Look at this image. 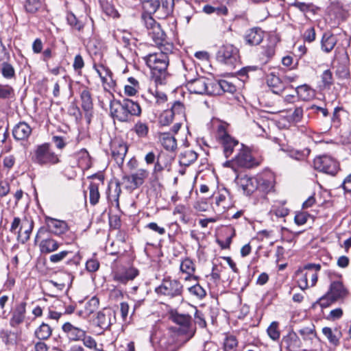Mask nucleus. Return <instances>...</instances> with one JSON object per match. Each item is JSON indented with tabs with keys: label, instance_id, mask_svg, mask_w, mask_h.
<instances>
[{
	"label": "nucleus",
	"instance_id": "obj_1",
	"mask_svg": "<svg viewBox=\"0 0 351 351\" xmlns=\"http://www.w3.org/2000/svg\"><path fill=\"white\" fill-rule=\"evenodd\" d=\"M159 52L149 53L143 58L146 65L152 71V78L157 84H162L168 75L167 68L169 64V54L173 51H167L159 49Z\"/></svg>",
	"mask_w": 351,
	"mask_h": 351
},
{
	"label": "nucleus",
	"instance_id": "obj_2",
	"mask_svg": "<svg viewBox=\"0 0 351 351\" xmlns=\"http://www.w3.org/2000/svg\"><path fill=\"white\" fill-rule=\"evenodd\" d=\"M110 114L120 122H128L132 117L141 114V108L138 102L130 99H113L110 102Z\"/></svg>",
	"mask_w": 351,
	"mask_h": 351
},
{
	"label": "nucleus",
	"instance_id": "obj_3",
	"mask_svg": "<svg viewBox=\"0 0 351 351\" xmlns=\"http://www.w3.org/2000/svg\"><path fill=\"white\" fill-rule=\"evenodd\" d=\"M144 24L147 30V34L154 45L159 49L167 51H173V45L167 38L165 32L161 26L151 16H143Z\"/></svg>",
	"mask_w": 351,
	"mask_h": 351
},
{
	"label": "nucleus",
	"instance_id": "obj_4",
	"mask_svg": "<svg viewBox=\"0 0 351 351\" xmlns=\"http://www.w3.org/2000/svg\"><path fill=\"white\" fill-rule=\"evenodd\" d=\"M32 160L41 166L55 165L60 162L59 155L54 152L51 145L47 143L36 146Z\"/></svg>",
	"mask_w": 351,
	"mask_h": 351
},
{
	"label": "nucleus",
	"instance_id": "obj_5",
	"mask_svg": "<svg viewBox=\"0 0 351 351\" xmlns=\"http://www.w3.org/2000/svg\"><path fill=\"white\" fill-rule=\"evenodd\" d=\"M216 58L224 64L234 67L239 62V49L231 44H225L218 49Z\"/></svg>",
	"mask_w": 351,
	"mask_h": 351
},
{
	"label": "nucleus",
	"instance_id": "obj_6",
	"mask_svg": "<svg viewBox=\"0 0 351 351\" xmlns=\"http://www.w3.org/2000/svg\"><path fill=\"white\" fill-rule=\"evenodd\" d=\"M182 285L176 280L165 278L160 285L156 288L158 294L164 295L170 298L179 296L182 292Z\"/></svg>",
	"mask_w": 351,
	"mask_h": 351
},
{
	"label": "nucleus",
	"instance_id": "obj_7",
	"mask_svg": "<svg viewBox=\"0 0 351 351\" xmlns=\"http://www.w3.org/2000/svg\"><path fill=\"white\" fill-rule=\"evenodd\" d=\"M185 78L186 82V86L191 93L197 95L212 93V90L209 89L210 84L208 83V79L204 77L191 78L187 75H185Z\"/></svg>",
	"mask_w": 351,
	"mask_h": 351
},
{
	"label": "nucleus",
	"instance_id": "obj_8",
	"mask_svg": "<svg viewBox=\"0 0 351 351\" xmlns=\"http://www.w3.org/2000/svg\"><path fill=\"white\" fill-rule=\"evenodd\" d=\"M234 161L237 166L247 169L258 166L260 164L259 160L252 156L250 149L243 144H241V149L234 158Z\"/></svg>",
	"mask_w": 351,
	"mask_h": 351
},
{
	"label": "nucleus",
	"instance_id": "obj_9",
	"mask_svg": "<svg viewBox=\"0 0 351 351\" xmlns=\"http://www.w3.org/2000/svg\"><path fill=\"white\" fill-rule=\"evenodd\" d=\"M313 165L315 169L330 175H335L339 169L338 162L328 156L315 158Z\"/></svg>",
	"mask_w": 351,
	"mask_h": 351
},
{
	"label": "nucleus",
	"instance_id": "obj_10",
	"mask_svg": "<svg viewBox=\"0 0 351 351\" xmlns=\"http://www.w3.org/2000/svg\"><path fill=\"white\" fill-rule=\"evenodd\" d=\"M148 175L149 173L147 170L140 169L130 176H123L122 184H124L125 188L127 189H136L144 183V180Z\"/></svg>",
	"mask_w": 351,
	"mask_h": 351
},
{
	"label": "nucleus",
	"instance_id": "obj_11",
	"mask_svg": "<svg viewBox=\"0 0 351 351\" xmlns=\"http://www.w3.org/2000/svg\"><path fill=\"white\" fill-rule=\"evenodd\" d=\"M218 139L223 146L226 158L230 157L233 153L234 147L239 145V141L229 135L223 125H219L218 128Z\"/></svg>",
	"mask_w": 351,
	"mask_h": 351
},
{
	"label": "nucleus",
	"instance_id": "obj_12",
	"mask_svg": "<svg viewBox=\"0 0 351 351\" xmlns=\"http://www.w3.org/2000/svg\"><path fill=\"white\" fill-rule=\"evenodd\" d=\"M88 179L97 180V182H91L88 187L90 203L92 205H95L98 203L100 197L99 186L104 184V176L101 173H97L89 176Z\"/></svg>",
	"mask_w": 351,
	"mask_h": 351
},
{
	"label": "nucleus",
	"instance_id": "obj_13",
	"mask_svg": "<svg viewBox=\"0 0 351 351\" xmlns=\"http://www.w3.org/2000/svg\"><path fill=\"white\" fill-rule=\"evenodd\" d=\"M328 292L336 302H343L349 295L350 292L342 281H332L329 287Z\"/></svg>",
	"mask_w": 351,
	"mask_h": 351
},
{
	"label": "nucleus",
	"instance_id": "obj_14",
	"mask_svg": "<svg viewBox=\"0 0 351 351\" xmlns=\"http://www.w3.org/2000/svg\"><path fill=\"white\" fill-rule=\"evenodd\" d=\"M96 324L102 330H108L116 320L115 313L110 308H104L97 313Z\"/></svg>",
	"mask_w": 351,
	"mask_h": 351
},
{
	"label": "nucleus",
	"instance_id": "obj_15",
	"mask_svg": "<svg viewBox=\"0 0 351 351\" xmlns=\"http://www.w3.org/2000/svg\"><path fill=\"white\" fill-rule=\"evenodd\" d=\"M128 149L127 144L123 141H115L111 145L112 157L120 167L123 164Z\"/></svg>",
	"mask_w": 351,
	"mask_h": 351
},
{
	"label": "nucleus",
	"instance_id": "obj_16",
	"mask_svg": "<svg viewBox=\"0 0 351 351\" xmlns=\"http://www.w3.org/2000/svg\"><path fill=\"white\" fill-rule=\"evenodd\" d=\"M138 274V270L134 267H124L114 273L113 280L119 283L126 284L128 281L134 280Z\"/></svg>",
	"mask_w": 351,
	"mask_h": 351
},
{
	"label": "nucleus",
	"instance_id": "obj_17",
	"mask_svg": "<svg viewBox=\"0 0 351 351\" xmlns=\"http://www.w3.org/2000/svg\"><path fill=\"white\" fill-rule=\"evenodd\" d=\"M266 82L271 90L277 95L281 94L286 88V82L274 72L267 75Z\"/></svg>",
	"mask_w": 351,
	"mask_h": 351
},
{
	"label": "nucleus",
	"instance_id": "obj_18",
	"mask_svg": "<svg viewBox=\"0 0 351 351\" xmlns=\"http://www.w3.org/2000/svg\"><path fill=\"white\" fill-rule=\"evenodd\" d=\"M217 234L225 239V241L217 239V243L221 248L226 249L230 247L232 239L235 236V230L232 226H222L217 230Z\"/></svg>",
	"mask_w": 351,
	"mask_h": 351
},
{
	"label": "nucleus",
	"instance_id": "obj_19",
	"mask_svg": "<svg viewBox=\"0 0 351 351\" xmlns=\"http://www.w3.org/2000/svg\"><path fill=\"white\" fill-rule=\"evenodd\" d=\"M62 329L66 335L68 339L73 341H81L82 338L86 334L84 330L73 326L70 322L64 323L62 326Z\"/></svg>",
	"mask_w": 351,
	"mask_h": 351
},
{
	"label": "nucleus",
	"instance_id": "obj_20",
	"mask_svg": "<svg viewBox=\"0 0 351 351\" xmlns=\"http://www.w3.org/2000/svg\"><path fill=\"white\" fill-rule=\"evenodd\" d=\"M26 302H21L15 306L12 317L10 319V325L12 327H16L22 324L25 317Z\"/></svg>",
	"mask_w": 351,
	"mask_h": 351
},
{
	"label": "nucleus",
	"instance_id": "obj_21",
	"mask_svg": "<svg viewBox=\"0 0 351 351\" xmlns=\"http://www.w3.org/2000/svg\"><path fill=\"white\" fill-rule=\"evenodd\" d=\"M32 132V130L29 125L24 121H21L14 127L12 134L16 141H25L29 138Z\"/></svg>",
	"mask_w": 351,
	"mask_h": 351
},
{
	"label": "nucleus",
	"instance_id": "obj_22",
	"mask_svg": "<svg viewBox=\"0 0 351 351\" xmlns=\"http://www.w3.org/2000/svg\"><path fill=\"white\" fill-rule=\"evenodd\" d=\"M264 32L259 27L249 29L244 37L246 44L250 46L259 45L263 40Z\"/></svg>",
	"mask_w": 351,
	"mask_h": 351
},
{
	"label": "nucleus",
	"instance_id": "obj_23",
	"mask_svg": "<svg viewBox=\"0 0 351 351\" xmlns=\"http://www.w3.org/2000/svg\"><path fill=\"white\" fill-rule=\"evenodd\" d=\"M93 68L98 73L103 84H107L109 86L114 84L112 73L109 68L102 64H97L96 63L93 64Z\"/></svg>",
	"mask_w": 351,
	"mask_h": 351
},
{
	"label": "nucleus",
	"instance_id": "obj_24",
	"mask_svg": "<svg viewBox=\"0 0 351 351\" xmlns=\"http://www.w3.org/2000/svg\"><path fill=\"white\" fill-rule=\"evenodd\" d=\"M159 141L162 147L167 151H174L177 148V141L170 132H160Z\"/></svg>",
	"mask_w": 351,
	"mask_h": 351
},
{
	"label": "nucleus",
	"instance_id": "obj_25",
	"mask_svg": "<svg viewBox=\"0 0 351 351\" xmlns=\"http://www.w3.org/2000/svg\"><path fill=\"white\" fill-rule=\"evenodd\" d=\"M173 321L178 325L184 328V332L190 333V337H192L195 330L191 328V317L188 315L177 314L173 317Z\"/></svg>",
	"mask_w": 351,
	"mask_h": 351
},
{
	"label": "nucleus",
	"instance_id": "obj_26",
	"mask_svg": "<svg viewBox=\"0 0 351 351\" xmlns=\"http://www.w3.org/2000/svg\"><path fill=\"white\" fill-rule=\"evenodd\" d=\"M60 243L51 238L43 239L39 243V249L42 254H50L59 248Z\"/></svg>",
	"mask_w": 351,
	"mask_h": 351
},
{
	"label": "nucleus",
	"instance_id": "obj_27",
	"mask_svg": "<svg viewBox=\"0 0 351 351\" xmlns=\"http://www.w3.org/2000/svg\"><path fill=\"white\" fill-rule=\"evenodd\" d=\"M274 189V178L273 176H260L258 178V190L267 194Z\"/></svg>",
	"mask_w": 351,
	"mask_h": 351
},
{
	"label": "nucleus",
	"instance_id": "obj_28",
	"mask_svg": "<svg viewBox=\"0 0 351 351\" xmlns=\"http://www.w3.org/2000/svg\"><path fill=\"white\" fill-rule=\"evenodd\" d=\"M337 42L336 36L330 32H326L323 34L321 41L322 49L326 53H329L334 49Z\"/></svg>",
	"mask_w": 351,
	"mask_h": 351
},
{
	"label": "nucleus",
	"instance_id": "obj_29",
	"mask_svg": "<svg viewBox=\"0 0 351 351\" xmlns=\"http://www.w3.org/2000/svg\"><path fill=\"white\" fill-rule=\"evenodd\" d=\"M48 230L56 235H60L66 232L68 226L65 221H47Z\"/></svg>",
	"mask_w": 351,
	"mask_h": 351
},
{
	"label": "nucleus",
	"instance_id": "obj_30",
	"mask_svg": "<svg viewBox=\"0 0 351 351\" xmlns=\"http://www.w3.org/2000/svg\"><path fill=\"white\" fill-rule=\"evenodd\" d=\"M175 1L173 0H159L158 18L165 19L173 13Z\"/></svg>",
	"mask_w": 351,
	"mask_h": 351
},
{
	"label": "nucleus",
	"instance_id": "obj_31",
	"mask_svg": "<svg viewBox=\"0 0 351 351\" xmlns=\"http://www.w3.org/2000/svg\"><path fill=\"white\" fill-rule=\"evenodd\" d=\"M33 227L34 221H22L18 230V237L23 242H25L29 239Z\"/></svg>",
	"mask_w": 351,
	"mask_h": 351
},
{
	"label": "nucleus",
	"instance_id": "obj_32",
	"mask_svg": "<svg viewBox=\"0 0 351 351\" xmlns=\"http://www.w3.org/2000/svg\"><path fill=\"white\" fill-rule=\"evenodd\" d=\"M322 332L331 344L333 346H338L339 344V340L342 334L339 329L335 328L332 330L330 327H324L322 328Z\"/></svg>",
	"mask_w": 351,
	"mask_h": 351
},
{
	"label": "nucleus",
	"instance_id": "obj_33",
	"mask_svg": "<svg viewBox=\"0 0 351 351\" xmlns=\"http://www.w3.org/2000/svg\"><path fill=\"white\" fill-rule=\"evenodd\" d=\"M0 72L2 77L8 80L16 78V71L14 66L8 60L3 62L0 66Z\"/></svg>",
	"mask_w": 351,
	"mask_h": 351
},
{
	"label": "nucleus",
	"instance_id": "obj_34",
	"mask_svg": "<svg viewBox=\"0 0 351 351\" xmlns=\"http://www.w3.org/2000/svg\"><path fill=\"white\" fill-rule=\"evenodd\" d=\"M82 101V108L86 112H89L93 109V104L90 92L88 88H84L80 93Z\"/></svg>",
	"mask_w": 351,
	"mask_h": 351
},
{
	"label": "nucleus",
	"instance_id": "obj_35",
	"mask_svg": "<svg viewBox=\"0 0 351 351\" xmlns=\"http://www.w3.org/2000/svg\"><path fill=\"white\" fill-rule=\"evenodd\" d=\"M311 278V287L315 285L317 281V271L306 272L299 280L298 285L301 289L304 290L308 288V277Z\"/></svg>",
	"mask_w": 351,
	"mask_h": 351
},
{
	"label": "nucleus",
	"instance_id": "obj_36",
	"mask_svg": "<svg viewBox=\"0 0 351 351\" xmlns=\"http://www.w3.org/2000/svg\"><path fill=\"white\" fill-rule=\"evenodd\" d=\"M243 189L247 194L252 193L258 190V178L245 177L242 179Z\"/></svg>",
	"mask_w": 351,
	"mask_h": 351
},
{
	"label": "nucleus",
	"instance_id": "obj_37",
	"mask_svg": "<svg viewBox=\"0 0 351 351\" xmlns=\"http://www.w3.org/2000/svg\"><path fill=\"white\" fill-rule=\"evenodd\" d=\"M51 328L49 326V324L45 323L41 324L35 331L36 337L40 340L48 339L51 335Z\"/></svg>",
	"mask_w": 351,
	"mask_h": 351
},
{
	"label": "nucleus",
	"instance_id": "obj_38",
	"mask_svg": "<svg viewBox=\"0 0 351 351\" xmlns=\"http://www.w3.org/2000/svg\"><path fill=\"white\" fill-rule=\"evenodd\" d=\"M295 91L298 97L302 100H308L313 97V90L306 84L300 85L296 87Z\"/></svg>",
	"mask_w": 351,
	"mask_h": 351
},
{
	"label": "nucleus",
	"instance_id": "obj_39",
	"mask_svg": "<svg viewBox=\"0 0 351 351\" xmlns=\"http://www.w3.org/2000/svg\"><path fill=\"white\" fill-rule=\"evenodd\" d=\"M169 111L172 112L173 117H178L180 119H185V107L180 101H176L172 104Z\"/></svg>",
	"mask_w": 351,
	"mask_h": 351
},
{
	"label": "nucleus",
	"instance_id": "obj_40",
	"mask_svg": "<svg viewBox=\"0 0 351 351\" xmlns=\"http://www.w3.org/2000/svg\"><path fill=\"white\" fill-rule=\"evenodd\" d=\"M121 193V185L119 182H116L114 188L109 187L108 193V199L111 203L119 204V198Z\"/></svg>",
	"mask_w": 351,
	"mask_h": 351
},
{
	"label": "nucleus",
	"instance_id": "obj_41",
	"mask_svg": "<svg viewBox=\"0 0 351 351\" xmlns=\"http://www.w3.org/2000/svg\"><path fill=\"white\" fill-rule=\"evenodd\" d=\"M180 269L182 273L188 275L185 278V280H188L195 272V265L191 259L185 258L181 262Z\"/></svg>",
	"mask_w": 351,
	"mask_h": 351
},
{
	"label": "nucleus",
	"instance_id": "obj_42",
	"mask_svg": "<svg viewBox=\"0 0 351 351\" xmlns=\"http://www.w3.org/2000/svg\"><path fill=\"white\" fill-rule=\"evenodd\" d=\"M133 131L139 138H144L148 135L149 127L146 123L138 121L134 124Z\"/></svg>",
	"mask_w": 351,
	"mask_h": 351
},
{
	"label": "nucleus",
	"instance_id": "obj_43",
	"mask_svg": "<svg viewBox=\"0 0 351 351\" xmlns=\"http://www.w3.org/2000/svg\"><path fill=\"white\" fill-rule=\"evenodd\" d=\"M101 7L103 11L110 16L115 18L118 16L119 14L114 6L110 3L108 0H99Z\"/></svg>",
	"mask_w": 351,
	"mask_h": 351
},
{
	"label": "nucleus",
	"instance_id": "obj_44",
	"mask_svg": "<svg viewBox=\"0 0 351 351\" xmlns=\"http://www.w3.org/2000/svg\"><path fill=\"white\" fill-rule=\"evenodd\" d=\"M14 96V89L10 84L0 83V99H9Z\"/></svg>",
	"mask_w": 351,
	"mask_h": 351
},
{
	"label": "nucleus",
	"instance_id": "obj_45",
	"mask_svg": "<svg viewBox=\"0 0 351 351\" xmlns=\"http://www.w3.org/2000/svg\"><path fill=\"white\" fill-rule=\"evenodd\" d=\"M197 158V154L193 150H187L182 154L180 162L183 165L188 166L195 161Z\"/></svg>",
	"mask_w": 351,
	"mask_h": 351
},
{
	"label": "nucleus",
	"instance_id": "obj_46",
	"mask_svg": "<svg viewBox=\"0 0 351 351\" xmlns=\"http://www.w3.org/2000/svg\"><path fill=\"white\" fill-rule=\"evenodd\" d=\"M42 6V2L40 0H26L24 7L25 11L28 13L34 14Z\"/></svg>",
	"mask_w": 351,
	"mask_h": 351
},
{
	"label": "nucleus",
	"instance_id": "obj_47",
	"mask_svg": "<svg viewBox=\"0 0 351 351\" xmlns=\"http://www.w3.org/2000/svg\"><path fill=\"white\" fill-rule=\"evenodd\" d=\"M144 10L149 14H157L158 15L159 0H152L143 4Z\"/></svg>",
	"mask_w": 351,
	"mask_h": 351
},
{
	"label": "nucleus",
	"instance_id": "obj_48",
	"mask_svg": "<svg viewBox=\"0 0 351 351\" xmlns=\"http://www.w3.org/2000/svg\"><path fill=\"white\" fill-rule=\"evenodd\" d=\"M292 6L298 8L304 13L308 12H315V10L317 9V8L312 3H306L300 1H295L293 3H292Z\"/></svg>",
	"mask_w": 351,
	"mask_h": 351
},
{
	"label": "nucleus",
	"instance_id": "obj_49",
	"mask_svg": "<svg viewBox=\"0 0 351 351\" xmlns=\"http://www.w3.org/2000/svg\"><path fill=\"white\" fill-rule=\"evenodd\" d=\"M99 300L94 296L91 298L85 304V312L88 315L94 313L99 308Z\"/></svg>",
	"mask_w": 351,
	"mask_h": 351
},
{
	"label": "nucleus",
	"instance_id": "obj_50",
	"mask_svg": "<svg viewBox=\"0 0 351 351\" xmlns=\"http://www.w3.org/2000/svg\"><path fill=\"white\" fill-rule=\"evenodd\" d=\"M174 117L172 115V112L169 111V109L163 111L159 117V124L162 126L169 125L172 123Z\"/></svg>",
	"mask_w": 351,
	"mask_h": 351
},
{
	"label": "nucleus",
	"instance_id": "obj_51",
	"mask_svg": "<svg viewBox=\"0 0 351 351\" xmlns=\"http://www.w3.org/2000/svg\"><path fill=\"white\" fill-rule=\"evenodd\" d=\"M335 302H337L332 299V297L327 291L324 295L319 298L316 303L324 308L330 306L332 304Z\"/></svg>",
	"mask_w": 351,
	"mask_h": 351
},
{
	"label": "nucleus",
	"instance_id": "obj_52",
	"mask_svg": "<svg viewBox=\"0 0 351 351\" xmlns=\"http://www.w3.org/2000/svg\"><path fill=\"white\" fill-rule=\"evenodd\" d=\"M71 254V252L68 250H63L58 253L53 254L49 256V261L53 264L59 263L62 262L64 259H65Z\"/></svg>",
	"mask_w": 351,
	"mask_h": 351
},
{
	"label": "nucleus",
	"instance_id": "obj_53",
	"mask_svg": "<svg viewBox=\"0 0 351 351\" xmlns=\"http://www.w3.org/2000/svg\"><path fill=\"white\" fill-rule=\"evenodd\" d=\"M188 290L191 295L199 299H202L206 294L205 289L199 284L190 287Z\"/></svg>",
	"mask_w": 351,
	"mask_h": 351
},
{
	"label": "nucleus",
	"instance_id": "obj_54",
	"mask_svg": "<svg viewBox=\"0 0 351 351\" xmlns=\"http://www.w3.org/2000/svg\"><path fill=\"white\" fill-rule=\"evenodd\" d=\"M66 19L68 23L78 31L81 30L84 27V23L79 21L73 13H69Z\"/></svg>",
	"mask_w": 351,
	"mask_h": 351
},
{
	"label": "nucleus",
	"instance_id": "obj_55",
	"mask_svg": "<svg viewBox=\"0 0 351 351\" xmlns=\"http://www.w3.org/2000/svg\"><path fill=\"white\" fill-rule=\"evenodd\" d=\"M278 324L276 322H273L268 327L267 332L269 337L272 340H277L280 337V332L278 329Z\"/></svg>",
	"mask_w": 351,
	"mask_h": 351
},
{
	"label": "nucleus",
	"instance_id": "obj_56",
	"mask_svg": "<svg viewBox=\"0 0 351 351\" xmlns=\"http://www.w3.org/2000/svg\"><path fill=\"white\" fill-rule=\"evenodd\" d=\"M238 342L236 337L233 335L228 336L224 341L225 351H234L237 346Z\"/></svg>",
	"mask_w": 351,
	"mask_h": 351
},
{
	"label": "nucleus",
	"instance_id": "obj_57",
	"mask_svg": "<svg viewBox=\"0 0 351 351\" xmlns=\"http://www.w3.org/2000/svg\"><path fill=\"white\" fill-rule=\"evenodd\" d=\"M310 150L308 149H305L302 151L300 150H291L289 152V156L291 158H294L298 160H304L305 158L309 154Z\"/></svg>",
	"mask_w": 351,
	"mask_h": 351
},
{
	"label": "nucleus",
	"instance_id": "obj_58",
	"mask_svg": "<svg viewBox=\"0 0 351 351\" xmlns=\"http://www.w3.org/2000/svg\"><path fill=\"white\" fill-rule=\"evenodd\" d=\"M322 82L325 88H330L333 84L332 73L330 70L324 71L322 75Z\"/></svg>",
	"mask_w": 351,
	"mask_h": 351
},
{
	"label": "nucleus",
	"instance_id": "obj_59",
	"mask_svg": "<svg viewBox=\"0 0 351 351\" xmlns=\"http://www.w3.org/2000/svg\"><path fill=\"white\" fill-rule=\"evenodd\" d=\"M208 278H209L210 280L209 284H213L215 286L218 285L220 280V271L216 265L213 266L212 272Z\"/></svg>",
	"mask_w": 351,
	"mask_h": 351
},
{
	"label": "nucleus",
	"instance_id": "obj_60",
	"mask_svg": "<svg viewBox=\"0 0 351 351\" xmlns=\"http://www.w3.org/2000/svg\"><path fill=\"white\" fill-rule=\"evenodd\" d=\"M167 167V165L162 164L160 161V156H158L155 162L153 169V176L155 178L158 179L160 176L161 172Z\"/></svg>",
	"mask_w": 351,
	"mask_h": 351
},
{
	"label": "nucleus",
	"instance_id": "obj_61",
	"mask_svg": "<svg viewBox=\"0 0 351 351\" xmlns=\"http://www.w3.org/2000/svg\"><path fill=\"white\" fill-rule=\"evenodd\" d=\"M215 86H218L224 92H233L235 90V87L228 82L226 80H220L215 84Z\"/></svg>",
	"mask_w": 351,
	"mask_h": 351
},
{
	"label": "nucleus",
	"instance_id": "obj_62",
	"mask_svg": "<svg viewBox=\"0 0 351 351\" xmlns=\"http://www.w3.org/2000/svg\"><path fill=\"white\" fill-rule=\"evenodd\" d=\"M343 315V311L341 308H336L330 311L328 319L335 321L340 319Z\"/></svg>",
	"mask_w": 351,
	"mask_h": 351
},
{
	"label": "nucleus",
	"instance_id": "obj_63",
	"mask_svg": "<svg viewBox=\"0 0 351 351\" xmlns=\"http://www.w3.org/2000/svg\"><path fill=\"white\" fill-rule=\"evenodd\" d=\"M99 267V263L97 260L90 258L86 263V268L89 272H95L98 270Z\"/></svg>",
	"mask_w": 351,
	"mask_h": 351
},
{
	"label": "nucleus",
	"instance_id": "obj_64",
	"mask_svg": "<svg viewBox=\"0 0 351 351\" xmlns=\"http://www.w3.org/2000/svg\"><path fill=\"white\" fill-rule=\"evenodd\" d=\"M271 212L274 213L276 217L283 218L287 216L289 210L282 205L278 207H274Z\"/></svg>",
	"mask_w": 351,
	"mask_h": 351
}]
</instances>
